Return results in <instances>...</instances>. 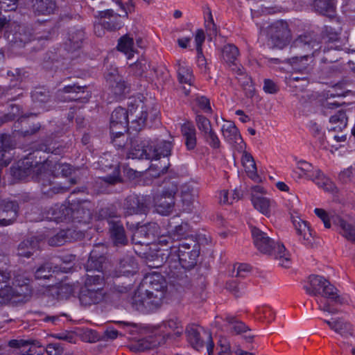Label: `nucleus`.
Returning a JSON list of instances; mask_svg holds the SVG:
<instances>
[{
    "mask_svg": "<svg viewBox=\"0 0 355 355\" xmlns=\"http://www.w3.org/2000/svg\"><path fill=\"white\" fill-rule=\"evenodd\" d=\"M105 279L103 274L87 275L79 300L84 306L101 302L104 298Z\"/></svg>",
    "mask_w": 355,
    "mask_h": 355,
    "instance_id": "obj_7",
    "label": "nucleus"
},
{
    "mask_svg": "<svg viewBox=\"0 0 355 355\" xmlns=\"http://www.w3.org/2000/svg\"><path fill=\"white\" fill-rule=\"evenodd\" d=\"M33 7L39 14L49 15L53 12L55 6L52 0H35Z\"/></svg>",
    "mask_w": 355,
    "mask_h": 355,
    "instance_id": "obj_45",
    "label": "nucleus"
},
{
    "mask_svg": "<svg viewBox=\"0 0 355 355\" xmlns=\"http://www.w3.org/2000/svg\"><path fill=\"white\" fill-rule=\"evenodd\" d=\"M343 85H337L333 87L331 89L328 90L326 93L327 101L324 103V107L329 109L336 107L338 103L336 101H329L331 98L345 96L347 90L342 87Z\"/></svg>",
    "mask_w": 355,
    "mask_h": 355,
    "instance_id": "obj_42",
    "label": "nucleus"
},
{
    "mask_svg": "<svg viewBox=\"0 0 355 355\" xmlns=\"http://www.w3.org/2000/svg\"><path fill=\"white\" fill-rule=\"evenodd\" d=\"M159 328L162 335H158V336L161 337H180L183 333V327L178 318H171L164 321Z\"/></svg>",
    "mask_w": 355,
    "mask_h": 355,
    "instance_id": "obj_25",
    "label": "nucleus"
},
{
    "mask_svg": "<svg viewBox=\"0 0 355 355\" xmlns=\"http://www.w3.org/2000/svg\"><path fill=\"white\" fill-rule=\"evenodd\" d=\"M218 199L219 203L221 205L232 204V200H231V195L230 192L227 190H223L220 191Z\"/></svg>",
    "mask_w": 355,
    "mask_h": 355,
    "instance_id": "obj_62",
    "label": "nucleus"
},
{
    "mask_svg": "<svg viewBox=\"0 0 355 355\" xmlns=\"http://www.w3.org/2000/svg\"><path fill=\"white\" fill-rule=\"evenodd\" d=\"M201 137L212 149L217 150L220 148V140L214 129L205 134Z\"/></svg>",
    "mask_w": 355,
    "mask_h": 355,
    "instance_id": "obj_49",
    "label": "nucleus"
},
{
    "mask_svg": "<svg viewBox=\"0 0 355 355\" xmlns=\"http://www.w3.org/2000/svg\"><path fill=\"white\" fill-rule=\"evenodd\" d=\"M23 164L24 173L31 175L35 181L41 182L43 186L50 185L51 179L55 176H67L72 171L69 164L56 163L49 159L42 163H36L34 166L30 162L29 159H26ZM20 171H22V168H20Z\"/></svg>",
    "mask_w": 355,
    "mask_h": 355,
    "instance_id": "obj_3",
    "label": "nucleus"
},
{
    "mask_svg": "<svg viewBox=\"0 0 355 355\" xmlns=\"http://www.w3.org/2000/svg\"><path fill=\"white\" fill-rule=\"evenodd\" d=\"M304 288L309 295H321L327 299L326 302H323L322 300L318 301L319 309L322 311L335 313L338 312V309L334 305L343 304L345 302L344 298L338 294L337 288L324 277L310 275Z\"/></svg>",
    "mask_w": 355,
    "mask_h": 355,
    "instance_id": "obj_2",
    "label": "nucleus"
},
{
    "mask_svg": "<svg viewBox=\"0 0 355 355\" xmlns=\"http://www.w3.org/2000/svg\"><path fill=\"white\" fill-rule=\"evenodd\" d=\"M292 221L299 239L305 245L311 244L313 236L309 223L299 217H293Z\"/></svg>",
    "mask_w": 355,
    "mask_h": 355,
    "instance_id": "obj_23",
    "label": "nucleus"
},
{
    "mask_svg": "<svg viewBox=\"0 0 355 355\" xmlns=\"http://www.w3.org/2000/svg\"><path fill=\"white\" fill-rule=\"evenodd\" d=\"M250 272V267L246 263H237L234 266L233 275L239 277H245Z\"/></svg>",
    "mask_w": 355,
    "mask_h": 355,
    "instance_id": "obj_52",
    "label": "nucleus"
},
{
    "mask_svg": "<svg viewBox=\"0 0 355 355\" xmlns=\"http://www.w3.org/2000/svg\"><path fill=\"white\" fill-rule=\"evenodd\" d=\"M137 46L139 48L144 46V41L140 37L136 39V45L133 37L130 34L123 35L118 40L117 49L123 53L128 59H131L135 53H137Z\"/></svg>",
    "mask_w": 355,
    "mask_h": 355,
    "instance_id": "obj_16",
    "label": "nucleus"
},
{
    "mask_svg": "<svg viewBox=\"0 0 355 355\" xmlns=\"http://www.w3.org/2000/svg\"><path fill=\"white\" fill-rule=\"evenodd\" d=\"M241 162L248 175L252 180H257V166L254 158L244 150H243Z\"/></svg>",
    "mask_w": 355,
    "mask_h": 355,
    "instance_id": "obj_38",
    "label": "nucleus"
},
{
    "mask_svg": "<svg viewBox=\"0 0 355 355\" xmlns=\"http://www.w3.org/2000/svg\"><path fill=\"white\" fill-rule=\"evenodd\" d=\"M155 145V141L151 140H143L139 143L134 144L130 150L128 157L132 159H157L161 156L166 157L170 155L171 150V143L166 141H162Z\"/></svg>",
    "mask_w": 355,
    "mask_h": 355,
    "instance_id": "obj_6",
    "label": "nucleus"
},
{
    "mask_svg": "<svg viewBox=\"0 0 355 355\" xmlns=\"http://www.w3.org/2000/svg\"><path fill=\"white\" fill-rule=\"evenodd\" d=\"M128 114L131 117L134 116L133 121H136L139 125L144 124L147 119V112L142 110V107L138 109V106L134 108L133 106L129 107L128 111L124 108L119 107L112 113L110 117V133L114 139L122 135L128 129Z\"/></svg>",
    "mask_w": 355,
    "mask_h": 355,
    "instance_id": "obj_5",
    "label": "nucleus"
},
{
    "mask_svg": "<svg viewBox=\"0 0 355 355\" xmlns=\"http://www.w3.org/2000/svg\"><path fill=\"white\" fill-rule=\"evenodd\" d=\"M148 207L147 200L144 196L130 195L125 200V209L128 215L145 213Z\"/></svg>",
    "mask_w": 355,
    "mask_h": 355,
    "instance_id": "obj_21",
    "label": "nucleus"
},
{
    "mask_svg": "<svg viewBox=\"0 0 355 355\" xmlns=\"http://www.w3.org/2000/svg\"><path fill=\"white\" fill-rule=\"evenodd\" d=\"M144 286L139 288L132 297V304L139 311H153L159 308L165 297L166 285L164 277L153 272L145 277Z\"/></svg>",
    "mask_w": 355,
    "mask_h": 355,
    "instance_id": "obj_1",
    "label": "nucleus"
},
{
    "mask_svg": "<svg viewBox=\"0 0 355 355\" xmlns=\"http://www.w3.org/2000/svg\"><path fill=\"white\" fill-rule=\"evenodd\" d=\"M230 67H232V70L236 73V75L240 76L241 77H243V78L245 80L242 83V84H246L248 85L250 83V79L245 75L244 72V69L242 66L237 64L236 61L234 62V64H231L229 65ZM239 80L241 81L242 78H238Z\"/></svg>",
    "mask_w": 355,
    "mask_h": 355,
    "instance_id": "obj_56",
    "label": "nucleus"
},
{
    "mask_svg": "<svg viewBox=\"0 0 355 355\" xmlns=\"http://www.w3.org/2000/svg\"><path fill=\"white\" fill-rule=\"evenodd\" d=\"M313 6L317 12L329 17H332L335 12L334 0H314Z\"/></svg>",
    "mask_w": 355,
    "mask_h": 355,
    "instance_id": "obj_43",
    "label": "nucleus"
},
{
    "mask_svg": "<svg viewBox=\"0 0 355 355\" xmlns=\"http://www.w3.org/2000/svg\"><path fill=\"white\" fill-rule=\"evenodd\" d=\"M263 89L268 94H275L278 92L279 87L277 85L270 79H265L263 82Z\"/></svg>",
    "mask_w": 355,
    "mask_h": 355,
    "instance_id": "obj_59",
    "label": "nucleus"
},
{
    "mask_svg": "<svg viewBox=\"0 0 355 355\" xmlns=\"http://www.w3.org/2000/svg\"><path fill=\"white\" fill-rule=\"evenodd\" d=\"M205 40V35L204 31L202 29H198L195 35V42L196 49H200L202 48V45L204 43Z\"/></svg>",
    "mask_w": 355,
    "mask_h": 355,
    "instance_id": "obj_64",
    "label": "nucleus"
},
{
    "mask_svg": "<svg viewBox=\"0 0 355 355\" xmlns=\"http://www.w3.org/2000/svg\"><path fill=\"white\" fill-rule=\"evenodd\" d=\"M297 168L300 171V177L313 182L318 187L330 193L336 191L334 183L327 178L320 169L315 168L311 164L301 160L297 163Z\"/></svg>",
    "mask_w": 355,
    "mask_h": 355,
    "instance_id": "obj_9",
    "label": "nucleus"
},
{
    "mask_svg": "<svg viewBox=\"0 0 355 355\" xmlns=\"http://www.w3.org/2000/svg\"><path fill=\"white\" fill-rule=\"evenodd\" d=\"M239 55V51L238 48L232 44H228L224 46L222 50V58L223 60L227 63L229 65L234 64V62L237 60Z\"/></svg>",
    "mask_w": 355,
    "mask_h": 355,
    "instance_id": "obj_44",
    "label": "nucleus"
},
{
    "mask_svg": "<svg viewBox=\"0 0 355 355\" xmlns=\"http://www.w3.org/2000/svg\"><path fill=\"white\" fill-rule=\"evenodd\" d=\"M354 169L352 166L345 168L338 174V180L343 183H347L351 181Z\"/></svg>",
    "mask_w": 355,
    "mask_h": 355,
    "instance_id": "obj_57",
    "label": "nucleus"
},
{
    "mask_svg": "<svg viewBox=\"0 0 355 355\" xmlns=\"http://www.w3.org/2000/svg\"><path fill=\"white\" fill-rule=\"evenodd\" d=\"M110 225V238L116 246L124 245L127 243L128 239L125 234L123 225L119 221H108Z\"/></svg>",
    "mask_w": 355,
    "mask_h": 355,
    "instance_id": "obj_28",
    "label": "nucleus"
},
{
    "mask_svg": "<svg viewBox=\"0 0 355 355\" xmlns=\"http://www.w3.org/2000/svg\"><path fill=\"white\" fill-rule=\"evenodd\" d=\"M101 248H103V245L96 246L91 252L85 266L87 272L97 271L103 272L107 268L108 262L106 257L103 254H100L99 249Z\"/></svg>",
    "mask_w": 355,
    "mask_h": 355,
    "instance_id": "obj_20",
    "label": "nucleus"
},
{
    "mask_svg": "<svg viewBox=\"0 0 355 355\" xmlns=\"http://www.w3.org/2000/svg\"><path fill=\"white\" fill-rule=\"evenodd\" d=\"M268 45L272 48L283 49L291 40L288 24L283 20L273 23L268 28Z\"/></svg>",
    "mask_w": 355,
    "mask_h": 355,
    "instance_id": "obj_11",
    "label": "nucleus"
},
{
    "mask_svg": "<svg viewBox=\"0 0 355 355\" xmlns=\"http://www.w3.org/2000/svg\"><path fill=\"white\" fill-rule=\"evenodd\" d=\"M226 320L231 324V329L236 334L245 332L248 329V327L244 323L236 321L233 317H227Z\"/></svg>",
    "mask_w": 355,
    "mask_h": 355,
    "instance_id": "obj_50",
    "label": "nucleus"
},
{
    "mask_svg": "<svg viewBox=\"0 0 355 355\" xmlns=\"http://www.w3.org/2000/svg\"><path fill=\"white\" fill-rule=\"evenodd\" d=\"M293 46L302 50L304 55L293 57L288 59L289 62L297 70L306 69L305 64H308L309 59H311V55H314L315 51L320 49L319 43L313 38L311 34H304L300 35L293 42Z\"/></svg>",
    "mask_w": 355,
    "mask_h": 355,
    "instance_id": "obj_8",
    "label": "nucleus"
},
{
    "mask_svg": "<svg viewBox=\"0 0 355 355\" xmlns=\"http://www.w3.org/2000/svg\"><path fill=\"white\" fill-rule=\"evenodd\" d=\"M331 220L333 224L337 227L338 232L347 241L355 243V225L339 215L332 216Z\"/></svg>",
    "mask_w": 355,
    "mask_h": 355,
    "instance_id": "obj_22",
    "label": "nucleus"
},
{
    "mask_svg": "<svg viewBox=\"0 0 355 355\" xmlns=\"http://www.w3.org/2000/svg\"><path fill=\"white\" fill-rule=\"evenodd\" d=\"M251 232L254 244L261 253L272 256L283 268L291 267V255L283 244L275 242L266 232L256 227H251Z\"/></svg>",
    "mask_w": 355,
    "mask_h": 355,
    "instance_id": "obj_4",
    "label": "nucleus"
},
{
    "mask_svg": "<svg viewBox=\"0 0 355 355\" xmlns=\"http://www.w3.org/2000/svg\"><path fill=\"white\" fill-rule=\"evenodd\" d=\"M158 225L156 223L137 227L132 236V243L139 245H148V239L151 236L155 237L157 234Z\"/></svg>",
    "mask_w": 355,
    "mask_h": 355,
    "instance_id": "obj_18",
    "label": "nucleus"
},
{
    "mask_svg": "<svg viewBox=\"0 0 355 355\" xmlns=\"http://www.w3.org/2000/svg\"><path fill=\"white\" fill-rule=\"evenodd\" d=\"M177 191V186L171 184L154 197L155 207L157 213L168 215L172 212L175 205L174 197Z\"/></svg>",
    "mask_w": 355,
    "mask_h": 355,
    "instance_id": "obj_13",
    "label": "nucleus"
},
{
    "mask_svg": "<svg viewBox=\"0 0 355 355\" xmlns=\"http://www.w3.org/2000/svg\"><path fill=\"white\" fill-rule=\"evenodd\" d=\"M164 343V337L158 336L153 337L149 336L148 338H141L136 340L129 345V348L131 351L135 352H141L146 350L153 349L162 343Z\"/></svg>",
    "mask_w": 355,
    "mask_h": 355,
    "instance_id": "obj_24",
    "label": "nucleus"
},
{
    "mask_svg": "<svg viewBox=\"0 0 355 355\" xmlns=\"http://www.w3.org/2000/svg\"><path fill=\"white\" fill-rule=\"evenodd\" d=\"M137 270V265L135 263L134 259L131 257H125L120 261L119 270V275H116V276L120 275H132L136 273Z\"/></svg>",
    "mask_w": 355,
    "mask_h": 355,
    "instance_id": "obj_40",
    "label": "nucleus"
},
{
    "mask_svg": "<svg viewBox=\"0 0 355 355\" xmlns=\"http://www.w3.org/2000/svg\"><path fill=\"white\" fill-rule=\"evenodd\" d=\"M197 105L205 113H211V108L209 100L205 96H198L196 98Z\"/></svg>",
    "mask_w": 355,
    "mask_h": 355,
    "instance_id": "obj_54",
    "label": "nucleus"
},
{
    "mask_svg": "<svg viewBox=\"0 0 355 355\" xmlns=\"http://www.w3.org/2000/svg\"><path fill=\"white\" fill-rule=\"evenodd\" d=\"M221 132L225 140L237 150L243 151L245 149V144L233 122L226 121L221 127Z\"/></svg>",
    "mask_w": 355,
    "mask_h": 355,
    "instance_id": "obj_14",
    "label": "nucleus"
},
{
    "mask_svg": "<svg viewBox=\"0 0 355 355\" xmlns=\"http://www.w3.org/2000/svg\"><path fill=\"white\" fill-rule=\"evenodd\" d=\"M74 292L73 286L68 284H62L58 287L57 295L60 299L68 298Z\"/></svg>",
    "mask_w": 355,
    "mask_h": 355,
    "instance_id": "obj_51",
    "label": "nucleus"
},
{
    "mask_svg": "<svg viewBox=\"0 0 355 355\" xmlns=\"http://www.w3.org/2000/svg\"><path fill=\"white\" fill-rule=\"evenodd\" d=\"M96 17L98 19L100 26L108 31L118 30L123 25L121 16L112 10L98 11Z\"/></svg>",
    "mask_w": 355,
    "mask_h": 355,
    "instance_id": "obj_17",
    "label": "nucleus"
},
{
    "mask_svg": "<svg viewBox=\"0 0 355 355\" xmlns=\"http://www.w3.org/2000/svg\"><path fill=\"white\" fill-rule=\"evenodd\" d=\"M14 149V146L10 139L7 136L3 137L1 139V146L0 148V166H7L12 159V154L10 151Z\"/></svg>",
    "mask_w": 355,
    "mask_h": 355,
    "instance_id": "obj_35",
    "label": "nucleus"
},
{
    "mask_svg": "<svg viewBox=\"0 0 355 355\" xmlns=\"http://www.w3.org/2000/svg\"><path fill=\"white\" fill-rule=\"evenodd\" d=\"M200 254V245L195 241L181 243L178 250V260L182 268L191 269L197 263Z\"/></svg>",
    "mask_w": 355,
    "mask_h": 355,
    "instance_id": "obj_12",
    "label": "nucleus"
},
{
    "mask_svg": "<svg viewBox=\"0 0 355 355\" xmlns=\"http://www.w3.org/2000/svg\"><path fill=\"white\" fill-rule=\"evenodd\" d=\"M178 79L180 83L191 86L193 76L191 69L185 65L179 64L178 69Z\"/></svg>",
    "mask_w": 355,
    "mask_h": 355,
    "instance_id": "obj_46",
    "label": "nucleus"
},
{
    "mask_svg": "<svg viewBox=\"0 0 355 355\" xmlns=\"http://www.w3.org/2000/svg\"><path fill=\"white\" fill-rule=\"evenodd\" d=\"M39 248L38 243L33 240H25L19 243L17 248V255L21 257L29 258Z\"/></svg>",
    "mask_w": 355,
    "mask_h": 355,
    "instance_id": "obj_37",
    "label": "nucleus"
},
{
    "mask_svg": "<svg viewBox=\"0 0 355 355\" xmlns=\"http://www.w3.org/2000/svg\"><path fill=\"white\" fill-rule=\"evenodd\" d=\"M109 84L111 101L121 99L128 91V87L121 76H116L114 82Z\"/></svg>",
    "mask_w": 355,
    "mask_h": 355,
    "instance_id": "obj_31",
    "label": "nucleus"
},
{
    "mask_svg": "<svg viewBox=\"0 0 355 355\" xmlns=\"http://www.w3.org/2000/svg\"><path fill=\"white\" fill-rule=\"evenodd\" d=\"M189 231V226L186 223H182L180 225L175 227V228L170 233V236L167 237L161 236L159 238V243H164L167 244L169 243L168 240H179L185 237Z\"/></svg>",
    "mask_w": 355,
    "mask_h": 355,
    "instance_id": "obj_36",
    "label": "nucleus"
},
{
    "mask_svg": "<svg viewBox=\"0 0 355 355\" xmlns=\"http://www.w3.org/2000/svg\"><path fill=\"white\" fill-rule=\"evenodd\" d=\"M88 202H73L70 204V220L88 224L92 220V213L89 208Z\"/></svg>",
    "mask_w": 355,
    "mask_h": 355,
    "instance_id": "obj_19",
    "label": "nucleus"
},
{
    "mask_svg": "<svg viewBox=\"0 0 355 355\" xmlns=\"http://www.w3.org/2000/svg\"><path fill=\"white\" fill-rule=\"evenodd\" d=\"M83 36V32L81 31H78L69 35V42L73 48L77 49L80 46Z\"/></svg>",
    "mask_w": 355,
    "mask_h": 355,
    "instance_id": "obj_55",
    "label": "nucleus"
},
{
    "mask_svg": "<svg viewBox=\"0 0 355 355\" xmlns=\"http://www.w3.org/2000/svg\"><path fill=\"white\" fill-rule=\"evenodd\" d=\"M49 214H51V216H49V218L56 222L70 220V205H56L51 209Z\"/></svg>",
    "mask_w": 355,
    "mask_h": 355,
    "instance_id": "obj_33",
    "label": "nucleus"
},
{
    "mask_svg": "<svg viewBox=\"0 0 355 355\" xmlns=\"http://www.w3.org/2000/svg\"><path fill=\"white\" fill-rule=\"evenodd\" d=\"M314 212L322 220L324 227L327 228H330L331 221L332 222L331 216L334 214L329 215L325 210L319 208L315 209Z\"/></svg>",
    "mask_w": 355,
    "mask_h": 355,
    "instance_id": "obj_53",
    "label": "nucleus"
},
{
    "mask_svg": "<svg viewBox=\"0 0 355 355\" xmlns=\"http://www.w3.org/2000/svg\"><path fill=\"white\" fill-rule=\"evenodd\" d=\"M18 205L13 201L3 202L0 211V225L6 226L12 224L17 217Z\"/></svg>",
    "mask_w": 355,
    "mask_h": 355,
    "instance_id": "obj_26",
    "label": "nucleus"
},
{
    "mask_svg": "<svg viewBox=\"0 0 355 355\" xmlns=\"http://www.w3.org/2000/svg\"><path fill=\"white\" fill-rule=\"evenodd\" d=\"M330 129L334 131H341L346 128L347 116L343 110H339L329 119Z\"/></svg>",
    "mask_w": 355,
    "mask_h": 355,
    "instance_id": "obj_41",
    "label": "nucleus"
},
{
    "mask_svg": "<svg viewBox=\"0 0 355 355\" xmlns=\"http://www.w3.org/2000/svg\"><path fill=\"white\" fill-rule=\"evenodd\" d=\"M220 348L218 353L220 355H230V346L229 343L225 339H220L218 342Z\"/></svg>",
    "mask_w": 355,
    "mask_h": 355,
    "instance_id": "obj_63",
    "label": "nucleus"
},
{
    "mask_svg": "<svg viewBox=\"0 0 355 355\" xmlns=\"http://www.w3.org/2000/svg\"><path fill=\"white\" fill-rule=\"evenodd\" d=\"M67 272V269L66 268H58L57 266L53 267L52 263H46L39 267L35 272V277L37 279H49L52 277L53 273L58 271Z\"/></svg>",
    "mask_w": 355,
    "mask_h": 355,
    "instance_id": "obj_39",
    "label": "nucleus"
},
{
    "mask_svg": "<svg viewBox=\"0 0 355 355\" xmlns=\"http://www.w3.org/2000/svg\"><path fill=\"white\" fill-rule=\"evenodd\" d=\"M181 132L185 139V145L188 150H193L197 144L196 130L191 122L187 121L181 126Z\"/></svg>",
    "mask_w": 355,
    "mask_h": 355,
    "instance_id": "obj_32",
    "label": "nucleus"
},
{
    "mask_svg": "<svg viewBox=\"0 0 355 355\" xmlns=\"http://www.w3.org/2000/svg\"><path fill=\"white\" fill-rule=\"evenodd\" d=\"M329 327L340 336L347 338L354 335L352 325L343 318L332 319V320H324Z\"/></svg>",
    "mask_w": 355,
    "mask_h": 355,
    "instance_id": "obj_29",
    "label": "nucleus"
},
{
    "mask_svg": "<svg viewBox=\"0 0 355 355\" xmlns=\"http://www.w3.org/2000/svg\"><path fill=\"white\" fill-rule=\"evenodd\" d=\"M132 67L137 75L141 76L149 68V64L146 60H140L136 62Z\"/></svg>",
    "mask_w": 355,
    "mask_h": 355,
    "instance_id": "obj_60",
    "label": "nucleus"
},
{
    "mask_svg": "<svg viewBox=\"0 0 355 355\" xmlns=\"http://www.w3.org/2000/svg\"><path fill=\"white\" fill-rule=\"evenodd\" d=\"M251 201L254 209L266 217L271 216L276 207V202L274 200L264 196H254L251 199Z\"/></svg>",
    "mask_w": 355,
    "mask_h": 355,
    "instance_id": "obj_27",
    "label": "nucleus"
},
{
    "mask_svg": "<svg viewBox=\"0 0 355 355\" xmlns=\"http://www.w3.org/2000/svg\"><path fill=\"white\" fill-rule=\"evenodd\" d=\"M12 286L17 291L18 295L24 297L26 300L31 295V288L30 286L31 279L26 272L18 270L15 271L12 277L10 278Z\"/></svg>",
    "mask_w": 355,
    "mask_h": 355,
    "instance_id": "obj_15",
    "label": "nucleus"
},
{
    "mask_svg": "<svg viewBox=\"0 0 355 355\" xmlns=\"http://www.w3.org/2000/svg\"><path fill=\"white\" fill-rule=\"evenodd\" d=\"M0 287V304L12 301L13 302H24L26 300L18 295V292L10 285V279Z\"/></svg>",
    "mask_w": 355,
    "mask_h": 355,
    "instance_id": "obj_30",
    "label": "nucleus"
},
{
    "mask_svg": "<svg viewBox=\"0 0 355 355\" xmlns=\"http://www.w3.org/2000/svg\"><path fill=\"white\" fill-rule=\"evenodd\" d=\"M83 338L88 343H95L98 340L99 336L96 331L92 329H87L83 333Z\"/></svg>",
    "mask_w": 355,
    "mask_h": 355,
    "instance_id": "obj_61",
    "label": "nucleus"
},
{
    "mask_svg": "<svg viewBox=\"0 0 355 355\" xmlns=\"http://www.w3.org/2000/svg\"><path fill=\"white\" fill-rule=\"evenodd\" d=\"M32 345H35L38 347H41L42 345L35 340L31 339H23V338H16L12 339L8 341V345L15 349H21L22 348H25L26 347Z\"/></svg>",
    "mask_w": 355,
    "mask_h": 355,
    "instance_id": "obj_47",
    "label": "nucleus"
},
{
    "mask_svg": "<svg viewBox=\"0 0 355 355\" xmlns=\"http://www.w3.org/2000/svg\"><path fill=\"white\" fill-rule=\"evenodd\" d=\"M195 121L201 137L214 129L210 121L202 114H197Z\"/></svg>",
    "mask_w": 355,
    "mask_h": 355,
    "instance_id": "obj_48",
    "label": "nucleus"
},
{
    "mask_svg": "<svg viewBox=\"0 0 355 355\" xmlns=\"http://www.w3.org/2000/svg\"><path fill=\"white\" fill-rule=\"evenodd\" d=\"M45 351L49 355H61L64 349L60 343H50L46 346Z\"/></svg>",
    "mask_w": 355,
    "mask_h": 355,
    "instance_id": "obj_58",
    "label": "nucleus"
},
{
    "mask_svg": "<svg viewBox=\"0 0 355 355\" xmlns=\"http://www.w3.org/2000/svg\"><path fill=\"white\" fill-rule=\"evenodd\" d=\"M186 336L193 348L199 350L206 345L209 355L212 354L214 344L211 334L208 330L195 324H191L186 328Z\"/></svg>",
    "mask_w": 355,
    "mask_h": 355,
    "instance_id": "obj_10",
    "label": "nucleus"
},
{
    "mask_svg": "<svg viewBox=\"0 0 355 355\" xmlns=\"http://www.w3.org/2000/svg\"><path fill=\"white\" fill-rule=\"evenodd\" d=\"M198 197L197 191L189 187H185L181 192V202L184 211L189 212L194 208V203Z\"/></svg>",
    "mask_w": 355,
    "mask_h": 355,
    "instance_id": "obj_34",
    "label": "nucleus"
}]
</instances>
